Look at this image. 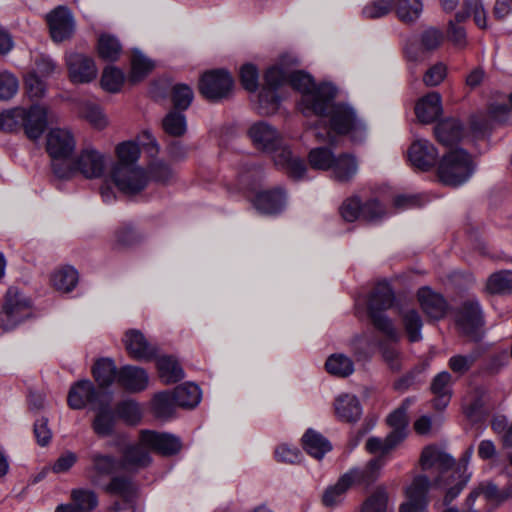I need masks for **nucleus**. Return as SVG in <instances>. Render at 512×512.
Masks as SVG:
<instances>
[{
  "label": "nucleus",
  "mask_w": 512,
  "mask_h": 512,
  "mask_svg": "<svg viewBox=\"0 0 512 512\" xmlns=\"http://www.w3.org/2000/svg\"><path fill=\"white\" fill-rule=\"evenodd\" d=\"M336 93L333 85H325L318 92L304 97L305 116L319 117L307 133L323 142H333V133L349 135L352 141L361 142L367 135L365 123L349 104L335 102Z\"/></svg>",
  "instance_id": "obj_1"
},
{
  "label": "nucleus",
  "mask_w": 512,
  "mask_h": 512,
  "mask_svg": "<svg viewBox=\"0 0 512 512\" xmlns=\"http://www.w3.org/2000/svg\"><path fill=\"white\" fill-rule=\"evenodd\" d=\"M473 452V446L468 447L462 454L456 469L446 477V474L455 466L454 458L436 446L431 445L423 449L420 457L422 470L428 471L436 468L439 474L434 479L433 486L447 488L443 505H449L470 481L472 472L469 471L468 466Z\"/></svg>",
  "instance_id": "obj_2"
},
{
  "label": "nucleus",
  "mask_w": 512,
  "mask_h": 512,
  "mask_svg": "<svg viewBox=\"0 0 512 512\" xmlns=\"http://www.w3.org/2000/svg\"><path fill=\"white\" fill-rule=\"evenodd\" d=\"M265 83L258 96V112L263 115L275 113L280 105L281 96L278 91L286 84L290 85L301 93L299 109L305 115L306 104L304 97L308 94L318 92L323 86L330 85L322 83L315 85L311 76L303 71H290L282 62L270 67L264 77Z\"/></svg>",
  "instance_id": "obj_3"
},
{
  "label": "nucleus",
  "mask_w": 512,
  "mask_h": 512,
  "mask_svg": "<svg viewBox=\"0 0 512 512\" xmlns=\"http://www.w3.org/2000/svg\"><path fill=\"white\" fill-rule=\"evenodd\" d=\"M249 137L254 146L272 154L274 164L285 171L291 178L300 180L307 171L303 159L292 154L290 148L283 143L281 133L266 121L254 123L249 129Z\"/></svg>",
  "instance_id": "obj_4"
},
{
  "label": "nucleus",
  "mask_w": 512,
  "mask_h": 512,
  "mask_svg": "<svg viewBox=\"0 0 512 512\" xmlns=\"http://www.w3.org/2000/svg\"><path fill=\"white\" fill-rule=\"evenodd\" d=\"M383 467L384 463L381 459H371L363 468H350L339 477L335 484L328 486L324 490L321 498L322 504L327 508L340 506L352 486H370L379 478Z\"/></svg>",
  "instance_id": "obj_5"
},
{
  "label": "nucleus",
  "mask_w": 512,
  "mask_h": 512,
  "mask_svg": "<svg viewBox=\"0 0 512 512\" xmlns=\"http://www.w3.org/2000/svg\"><path fill=\"white\" fill-rule=\"evenodd\" d=\"M76 140L66 128H53L46 136V151L51 158V169L56 178L67 175L68 163L75 155Z\"/></svg>",
  "instance_id": "obj_6"
},
{
  "label": "nucleus",
  "mask_w": 512,
  "mask_h": 512,
  "mask_svg": "<svg viewBox=\"0 0 512 512\" xmlns=\"http://www.w3.org/2000/svg\"><path fill=\"white\" fill-rule=\"evenodd\" d=\"M394 303V293L387 283H379L372 291L368 310L374 326L392 341H397L399 332L392 321L381 311L389 309Z\"/></svg>",
  "instance_id": "obj_7"
},
{
  "label": "nucleus",
  "mask_w": 512,
  "mask_h": 512,
  "mask_svg": "<svg viewBox=\"0 0 512 512\" xmlns=\"http://www.w3.org/2000/svg\"><path fill=\"white\" fill-rule=\"evenodd\" d=\"M474 172L470 155L463 149H455L444 155L438 167L440 181L457 187L467 182Z\"/></svg>",
  "instance_id": "obj_8"
},
{
  "label": "nucleus",
  "mask_w": 512,
  "mask_h": 512,
  "mask_svg": "<svg viewBox=\"0 0 512 512\" xmlns=\"http://www.w3.org/2000/svg\"><path fill=\"white\" fill-rule=\"evenodd\" d=\"M106 168V156L92 147H87L74 155L67 165L69 172L59 179L69 180L78 174L85 179H97L104 175Z\"/></svg>",
  "instance_id": "obj_9"
},
{
  "label": "nucleus",
  "mask_w": 512,
  "mask_h": 512,
  "mask_svg": "<svg viewBox=\"0 0 512 512\" xmlns=\"http://www.w3.org/2000/svg\"><path fill=\"white\" fill-rule=\"evenodd\" d=\"M112 398L110 391L96 389L90 380H80L71 386L67 400L70 408L80 410L87 405L92 409L98 405H107Z\"/></svg>",
  "instance_id": "obj_10"
},
{
  "label": "nucleus",
  "mask_w": 512,
  "mask_h": 512,
  "mask_svg": "<svg viewBox=\"0 0 512 512\" xmlns=\"http://www.w3.org/2000/svg\"><path fill=\"white\" fill-rule=\"evenodd\" d=\"M112 179L118 190L128 196L139 194L149 183L147 171L139 165L114 166Z\"/></svg>",
  "instance_id": "obj_11"
},
{
  "label": "nucleus",
  "mask_w": 512,
  "mask_h": 512,
  "mask_svg": "<svg viewBox=\"0 0 512 512\" xmlns=\"http://www.w3.org/2000/svg\"><path fill=\"white\" fill-rule=\"evenodd\" d=\"M341 216L345 221L353 222L359 218L367 222H378L388 213L377 199H370L361 203L358 197H351L343 202L340 208Z\"/></svg>",
  "instance_id": "obj_12"
},
{
  "label": "nucleus",
  "mask_w": 512,
  "mask_h": 512,
  "mask_svg": "<svg viewBox=\"0 0 512 512\" xmlns=\"http://www.w3.org/2000/svg\"><path fill=\"white\" fill-rule=\"evenodd\" d=\"M30 302L15 287L7 290L0 325L4 330L13 329L29 316Z\"/></svg>",
  "instance_id": "obj_13"
},
{
  "label": "nucleus",
  "mask_w": 512,
  "mask_h": 512,
  "mask_svg": "<svg viewBox=\"0 0 512 512\" xmlns=\"http://www.w3.org/2000/svg\"><path fill=\"white\" fill-rule=\"evenodd\" d=\"M433 485L426 475H417L405 489L407 500L400 505L399 512H424L429 504L428 492Z\"/></svg>",
  "instance_id": "obj_14"
},
{
  "label": "nucleus",
  "mask_w": 512,
  "mask_h": 512,
  "mask_svg": "<svg viewBox=\"0 0 512 512\" xmlns=\"http://www.w3.org/2000/svg\"><path fill=\"white\" fill-rule=\"evenodd\" d=\"M233 87V79L225 70H213L202 75L199 83L201 94L209 100L226 97Z\"/></svg>",
  "instance_id": "obj_15"
},
{
  "label": "nucleus",
  "mask_w": 512,
  "mask_h": 512,
  "mask_svg": "<svg viewBox=\"0 0 512 512\" xmlns=\"http://www.w3.org/2000/svg\"><path fill=\"white\" fill-rule=\"evenodd\" d=\"M107 493L118 496L125 501L124 505L116 503L110 512H135L132 502L136 497L137 488L131 478L127 476H114L109 482L100 486Z\"/></svg>",
  "instance_id": "obj_16"
},
{
  "label": "nucleus",
  "mask_w": 512,
  "mask_h": 512,
  "mask_svg": "<svg viewBox=\"0 0 512 512\" xmlns=\"http://www.w3.org/2000/svg\"><path fill=\"white\" fill-rule=\"evenodd\" d=\"M89 461L90 464L85 468V475L96 487L103 486L105 479L112 475L118 467L116 457L99 451L92 452L89 455Z\"/></svg>",
  "instance_id": "obj_17"
},
{
  "label": "nucleus",
  "mask_w": 512,
  "mask_h": 512,
  "mask_svg": "<svg viewBox=\"0 0 512 512\" xmlns=\"http://www.w3.org/2000/svg\"><path fill=\"white\" fill-rule=\"evenodd\" d=\"M53 41L62 42L69 39L75 30L71 11L65 6H58L46 16Z\"/></svg>",
  "instance_id": "obj_18"
},
{
  "label": "nucleus",
  "mask_w": 512,
  "mask_h": 512,
  "mask_svg": "<svg viewBox=\"0 0 512 512\" xmlns=\"http://www.w3.org/2000/svg\"><path fill=\"white\" fill-rule=\"evenodd\" d=\"M70 80L73 83H88L97 77L94 60L81 53H71L66 57Z\"/></svg>",
  "instance_id": "obj_19"
},
{
  "label": "nucleus",
  "mask_w": 512,
  "mask_h": 512,
  "mask_svg": "<svg viewBox=\"0 0 512 512\" xmlns=\"http://www.w3.org/2000/svg\"><path fill=\"white\" fill-rule=\"evenodd\" d=\"M438 151L428 140H416L408 149V159L411 165L421 171H428L438 160Z\"/></svg>",
  "instance_id": "obj_20"
},
{
  "label": "nucleus",
  "mask_w": 512,
  "mask_h": 512,
  "mask_svg": "<svg viewBox=\"0 0 512 512\" xmlns=\"http://www.w3.org/2000/svg\"><path fill=\"white\" fill-rule=\"evenodd\" d=\"M141 443L145 444L150 451H155L162 455H173L181 449V441L178 437L150 430L141 431Z\"/></svg>",
  "instance_id": "obj_21"
},
{
  "label": "nucleus",
  "mask_w": 512,
  "mask_h": 512,
  "mask_svg": "<svg viewBox=\"0 0 512 512\" xmlns=\"http://www.w3.org/2000/svg\"><path fill=\"white\" fill-rule=\"evenodd\" d=\"M123 341L128 354L136 360H151L157 354L156 347L139 330H128Z\"/></svg>",
  "instance_id": "obj_22"
},
{
  "label": "nucleus",
  "mask_w": 512,
  "mask_h": 512,
  "mask_svg": "<svg viewBox=\"0 0 512 512\" xmlns=\"http://www.w3.org/2000/svg\"><path fill=\"white\" fill-rule=\"evenodd\" d=\"M423 312L431 319L439 320L446 314L447 302L443 296L429 287H422L417 292Z\"/></svg>",
  "instance_id": "obj_23"
},
{
  "label": "nucleus",
  "mask_w": 512,
  "mask_h": 512,
  "mask_svg": "<svg viewBox=\"0 0 512 512\" xmlns=\"http://www.w3.org/2000/svg\"><path fill=\"white\" fill-rule=\"evenodd\" d=\"M149 376L137 366L126 365L118 371V384L129 392H140L147 388Z\"/></svg>",
  "instance_id": "obj_24"
},
{
  "label": "nucleus",
  "mask_w": 512,
  "mask_h": 512,
  "mask_svg": "<svg viewBox=\"0 0 512 512\" xmlns=\"http://www.w3.org/2000/svg\"><path fill=\"white\" fill-rule=\"evenodd\" d=\"M442 99L438 92H430L420 98L415 106V114L421 123L436 121L442 114Z\"/></svg>",
  "instance_id": "obj_25"
},
{
  "label": "nucleus",
  "mask_w": 512,
  "mask_h": 512,
  "mask_svg": "<svg viewBox=\"0 0 512 512\" xmlns=\"http://www.w3.org/2000/svg\"><path fill=\"white\" fill-rule=\"evenodd\" d=\"M457 324L466 335L473 336L476 333L482 324V313L476 300H468L463 303L457 317Z\"/></svg>",
  "instance_id": "obj_26"
},
{
  "label": "nucleus",
  "mask_w": 512,
  "mask_h": 512,
  "mask_svg": "<svg viewBox=\"0 0 512 512\" xmlns=\"http://www.w3.org/2000/svg\"><path fill=\"white\" fill-rule=\"evenodd\" d=\"M453 379L448 371L438 373L431 382L430 390L434 395L433 406L437 410L445 409L452 397Z\"/></svg>",
  "instance_id": "obj_27"
},
{
  "label": "nucleus",
  "mask_w": 512,
  "mask_h": 512,
  "mask_svg": "<svg viewBox=\"0 0 512 512\" xmlns=\"http://www.w3.org/2000/svg\"><path fill=\"white\" fill-rule=\"evenodd\" d=\"M23 128L28 138L36 140L44 132L47 126V109L41 105H32L25 109Z\"/></svg>",
  "instance_id": "obj_28"
},
{
  "label": "nucleus",
  "mask_w": 512,
  "mask_h": 512,
  "mask_svg": "<svg viewBox=\"0 0 512 512\" xmlns=\"http://www.w3.org/2000/svg\"><path fill=\"white\" fill-rule=\"evenodd\" d=\"M483 495L485 500L495 507H499L503 505L504 502V493L503 487L500 488L495 482L491 480H485L480 482L468 495L466 498V503L469 506H473L476 499Z\"/></svg>",
  "instance_id": "obj_29"
},
{
  "label": "nucleus",
  "mask_w": 512,
  "mask_h": 512,
  "mask_svg": "<svg viewBox=\"0 0 512 512\" xmlns=\"http://www.w3.org/2000/svg\"><path fill=\"white\" fill-rule=\"evenodd\" d=\"M286 204V197L281 189L263 191L254 199L255 208L263 214H276L282 211Z\"/></svg>",
  "instance_id": "obj_30"
},
{
  "label": "nucleus",
  "mask_w": 512,
  "mask_h": 512,
  "mask_svg": "<svg viewBox=\"0 0 512 512\" xmlns=\"http://www.w3.org/2000/svg\"><path fill=\"white\" fill-rule=\"evenodd\" d=\"M331 177L338 182L350 181L358 172V162L355 156L342 153L335 156L330 168Z\"/></svg>",
  "instance_id": "obj_31"
},
{
  "label": "nucleus",
  "mask_w": 512,
  "mask_h": 512,
  "mask_svg": "<svg viewBox=\"0 0 512 512\" xmlns=\"http://www.w3.org/2000/svg\"><path fill=\"white\" fill-rule=\"evenodd\" d=\"M150 462V449L141 443V437L137 444L129 445L123 451L121 464L124 468L140 469L148 466Z\"/></svg>",
  "instance_id": "obj_32"
},
{
  "label": "nucleus",
  "mask_w": 512,
  "mask_h": 512,
  "mask_svg": "<svg viewBox=\"0 0 512 512\" xmlns=\"http://www.w3.org/2000/svg\"><path fill=\"white\" fill-rule=\"evenodd\" d=\"M336 416L344 422H356L362 409L356 396L350 394L340 395L334 403Z\"/></svg>",
  "instance_id": "obj_33"
},
{
  "label": "nucleus",
  "mask_w": 512,
  "mask_h": 512,
  "mask_svg": "<svg viewBox=\"0 0 512 512\" xmlns=\"http://www.w3.org/2000/svg\"><path fill=\"white\" fill-rule=\"evenodd\" d=\"M303 449L312 457L320 460L332 449L330 442L319 432L308 429L302 436Z\"/></svg>",
  "instance_id": "obj_34"
},
{
  "label": "nucleus",
  "mask_w": 512,
  "mask_h": 512,
  "mask_svg": "<svg viewBox=\"0 0 512 512\" xmlns=\"http://www.w3.org/2000/svg\"><path fill=\"white\" fill-rule=\"evenodd\" d=\"M111 402L107 405H98L94 410L97 411L92 422L94 432L100 437L112 435L116 423V416L111 409Z\"/></svg>",
  "instance_id": "obj_35"
},
{
  "label": "nucleus",
  "mask_w": 512,
  "mask_h": 512,
  "mask_svg": "<svg viewBox=\"0 0 512 512\" xmlns=\"http://www.w3.org/2000/svg\"><path fill=\"white\" fill-rule=\"evenodd\" d=\"M118 371L114 361L110 358H101L93 366L92 373L100 389L108 388L114 381L118 382Z\"/></svg>",
  "instance_id": "obj_36"
},
{
  "label": "nucleus",
  "mask_w": 512,
  "mask_h": 512,
  "mask_svg": "<svg viewBox=\"0 0 512 512\" xmlns=\"http://www.w3.org/2000/svg\"><path fill=\"white\" fill-rule=\"evenodd\" d=\"M435 135L439 142L448 146L458 142L463 136V127L456 119H447L435 127Z\"/></svg>",
  "instance_id": "obj_37"
},
{
  "label": "nucleus",
  "mask_w": 512,
  "mask_h": 512,
  "mask_svg": "<svg viewBox=\"0 0 512 512\" xmlns=\"http://www.w3.org/2000/svg\"><path fill=\"white\" fill-rule=\"evenodd\" d=\"M400 434H388L386 438L370 437L366 441V450L371 454H379L374 459H381L385 464L384 456L390 453L398 444L401 443Z\"/></svg>",
  "instance_id": "obj_38"
},
{
  "label": "nucleus",
  "mask_w": 512,
  "mask_h": 512,
  "mask_svg": "<svg viewBox=\"0 0 512 512\" xmlns=\"http://www.w3.org/2000/svg\"><path fill=\"white\" fill-rule=\"evenodd\" d=\"M470 16L479 28H487V14L481 0H465L464 9L455 15V20L462 23Z\"/></svg>",
  "instance_id": "obj_39"
},
{
  "label": "nucleus",
  "mask_w": 512,
  "mask_h": 512,
  "mask_svg": "<svg viewBox=\"0 0 512 512\" xmlns=\"http://www.w3.org/2000/svg\"><path fill=\"white\" fill-rule=\"evenodd\" d=\"M78 280V272L72 266L60 267L51 275V282L54 288L65 293L72 291L77 285Z\"/></svg>",
  "instance_id": "obj_40"
},
{
  "label": "nucleus",
  "mask_w": 512,
  "mask_h": 512,
  "mask_svg": "<svg viewBox=\"0 0 512 512\" xmlns=\"http://www.w3.org/2000/svg\"><path fill=\"white\" fill-rule=\"evenodd\" d=\"M174 400L178 407L193 408L201 400V391L194 383H185L177 386L174 390Z\"/></svg>",
  "instance_id": "obj_41"
},
{
  "label": "nucleus",
  "mask_w": 512,
  "mask_h": 512,
  "mask_svg": "<svg viewBox=\"0 0 512 512\" xmlns=\"http://www.w3.org/2000/svg\"><path fill=\"white\" fill-rule=\"evenodd\" d=\"M156 364L159 377L166 384L178 382L184 376L181 366L171 356L159 357Z\"/></svg>",
  "instance_id": "obj_42"
},
{
  "label": "nucleus",
  "mask_w": 512,
  "mask_h": 512,
  "mask_svg": "<svg viewBox=\"0 0 512 512\" xmlns=\"http://www.w3.org/2000/svg\"><path fill=\"white\" fill-rule=\"evenodd\" d=\"M325 368L329 374L345 378L354 372V363L345 354L335 353L327 358Z\"/></svg>",
  "instance_id": "obj_43"
},
{
  "label": "nucleus",
  "mask_w": 512,
  "mask_h": 512,
  "mask_svg": "<svg viewBox=\"0 0 512 512\" xmlns=\"http://www.w3.org/2000/svg\"><path fill=\"white\" fill-rule=\"evenodd\" d=\"M412 399H406L403 401L401 406L394 410L387 418V422L389 426L392 428V431L389 434H400L401 442L407 436V426H408V417L407 410L412 404Z\"/></svg>",
  "instance_id": "obj_44"
},
{
  "label": "nucleus",
  "mask_w": 512,
  "mask_h": 512,
  "mask_svg": "<svg viewBox=\"0 0 512 512\" xmlns=\"http://www.w3.org/2000/svg\"><path fill=\"white\" fill-rule=\"evenodd\" d=\"M97 48L99 56L111 62L116 61L122 52L119 40L109 34H103L99 37Z\"/></svg>",
  "instance_id": "obj_45"
},
{
  "label": "nucleus",
  "mask_w": 512,
  "mask_h": 512,
  "mask_svg": "<svg viewBox=\"0 0 512 512\" xmlns=\"http://www.w3.org/2000/svg\"><path fill=\"white\" fill-rule=\"evenodd\" d=\"M140 147L135 141H124L117 145L118 162L115 166H134L140 157Z\"/></svg>",
  "instance_id": "obj_46"
},
{
  "label": "nucleus",
  "mask_w": 512,
  "mask_h": 512,
  "mask_svg": "<svg viewBox=\"0 0 512 512\" xmlns=\"http://www.w3.org/2000/svg\"><path fill=\"white\" fill-rule=\"evenodd\" d=\"M151 60L146 58L140 51L134 50L131 58V73L129 80L136 83L144 79L153 69Z\"/></svg>",
  "instance_id": "obj_47"
},
{
  "label": "nucleus",
  "mask_w": 512,
  "mask_h": 512,
  "mask_svg": "<svg viewBox=\"0 0 512 512\" xmlns=\"http://www.w3.org/2000/svg\"><path fill=\"white\" fill-rule=\"evenodd\" d=\"M403 326L411 342H417L422 339V319L415 309L403 311L401 314Z\"/></svg>",
  "instance_id": "obj_48"
},
{
  "label": "nucleus",
  "mask_w": 512,
  "mask_h": 512,
  "mask_svg": "<svg viewBox=\"0 0 512 512\" xmlns=\"http://www.w3.org/2000/svg\"><path fill=\"white\" fill-rule=\"evenodd\" d=\"M152 407L155 415L158 418L170 417L175 407H178L174 400V393L172 392H160L153 397Z\"/></svg>",
  "instance_id": "obj_49"
},
{
  "label": "nucleus",
  "mask_w": 512,
  "mask_h": 512,
  "mask_svg": "<svg viewBox=\"0 0 512 512\" xmlns=\"http://www.w3.org/2000/svg\"><path fill=\"white\" fill-rule=\"evenodd\" d=\"M486 288L493 294L512 292V271L505 270L492 274L487 280Z\"/></svg>",
  "instance_id": "obj_50"
},
{
  "label": "nucleus",
  "mask_w": 512,
  "mask_h": 512,
  "mask_svg": "<svg viewBox=\"0 0 512 512\" xmlns=\"http://www.w3.org/2000/svg\"><path fill=\"white\" fill-rule=\"evenodd\" d=\"M164 131L173 137H180L187 130V122L184 114L178 111H170L163 119Z\"/></svg>",
  "instance_id": "obj_51"
},
{
  "label": "nucleus",
  "mask_w": 512,
  "mask_h": 512,
  "mask_svg": "<svg viewBox=\"0 0 512 512\" xmlns=\"http://www.w3.org/2000/svg\"><path fill=\"white\" fill-rule=\"evenodd\" d=\"M423 10L421 0H398L396 4V13L403 22L410 23L417 20Z\"/></svg>",
  "instance_id": "obj_52"
},
{
  "label": "nucleus",
  "mask_w": 512,
  "mask_h": 512,
  "mask_svg": "<svg viewBox=\"0 0 512 512\" xmlns=\"http://www.w3.org/2000/svg\"><path fill=\"white\" fill-rule=\"evenodd\" d=\"M335 154L327 147H317L310 150L308 154L309 164L313 169L330 170Z\"/></svg>",
  "instance_id": "obj_53"
},
{
  "label": "nucleus",
  "mask_w": 512,
  "mask_h": 512,
  "mask_svg": "<svg viewBox=\"0 0 512 512\" xmlns=\"http://www.w3.org/2000/svg\"><path fill=\"white\" fill-rule=\"evenodd\" d=\"M149 181L153 180L161 184H169L175 178L173 169L163 160H155L148 165Z\"/></svg>",
  "instance_id": "obj_54"
},
{
  "label": "nucleus",
  "mask_w": 512,
  "mask_h": 512,
  "mask_svg": "<svg viewBox=\"0 0 512 512\" xmlns=\"http://www.w3.org/2000/svg\"><path fill=\"white\" fill-rule=\"evenodd\" d=\"M25 108L16 107L0 114V127L3 131L13 132L23 127Z\"/></svg>",
  "instance_id": "obj_55"
},
{
  "label": "nucleus",
  "mask_w": 512,
  "mask_h": 512,
  "mask_svg": "<svg viewBox=\"0 0 512 512\" xmlns=\"http://www.w3.org/2000/svg\"><path fill=\"white\" fill-rule=\"evenodd\" d=\"M375 340L372 336L364 333L355 336L350 342V348L357 360H367L372 355V348Z\"/></svg>",
  "instance_id": "obj_56"
},
{
  "label": "nucleus",
  "mask_w": 512,
  "mask_h": 512,
  "mask_svg": "<svg viewBox=\"0 0 512 512\" xmlns=\"http://www.w3.org/2000/svg\"><path fill=\"white\" fill-rule=\"evenodd\" d=\"M73 505L79 512H88L98 504L96 494L89 489H74L71 492Z\"/></svg>",
  "instance_id": "obj_57"
},
{
  "label": "nucleus",
  "mask_w": 512,
  "mask_h": 512,
  "mask_svg": "<svg viewBox=\"0 0 512 512\" xmlns=\"http://www.w3.org/2000/svg\"><path fill=\"white\" fill-rule=\"evenodd\" d=\"M388 494L384 487H378L362 504L361 512H386Z\"/></svg>",
  "instance_id": "obj_58"
},
{
  "label": "nucleus",
  "mask_w": 512,
  "mask_h": 512,
  "mask_svg": "<svg viewBox=\"0 0 512 512\" xmlns=\"http://www.w3.org/2000/svg\"><path fill=\"white\" fill-rule=\"evenodd\" d=\"M81 115L96 129L102 130L108 125V120L102 109L90 102L82 105Z\"/></svg>",
  "instance_id": "obj_59"
},
{
  "label": "nucleus",
  "mask_w": 512,
  "mask_h": 512,
  "mask_svg": "<svg viewBox=\"0 0 512 512\" xmlns=\"http://www.w3.org/2000/svg\"><path fill=\"white\" fill-rule=\"evenodd\" d=\"M481 350L477 349L467 355H455L448 361L449 368L459 375L465 374L480 357Z\"/></svg>",
  "instance_id": "obj_60"
},
{
  "label": "nucleus",
  "mask_w": 512,
  "mask_h": 512,
  "mask_svg": "<svg viewBox=\"0 0 512 512\" xmlns=\"http://www.w3.org/2000/svg\"><path fill=\"white\" fill-rule=\"evenodd\" d=\"M125 80L124 73L115 67H106L101 78L102 87L109 92H118Z\"/></svg>",
  "instance_id": "obj_61"
},
{
  "label": "nucleus",
  "mask_w": 512,
  "mask_h": 512,
  "mask_svg": "<svg viewBox=\"0 0 512 512\" xmlns=\"http://www.w3.org/2000/svg\"><path fill=\"white\" fill-rule=\"evenodd\" d=\"M19 89V81L17 77L9 72H0V100H9L13 98Z\"/></svg>",
  "instance_id": "obj_62"
},
{
  "label": "nucleus",
  "mask_w": 512,
  "mask_h": 512,
  "mask_svg": "<svg viewBox=\"0 0 512 512\" xmlns=\"http://www.w3.org/2000/svg\"><path fill=\"white\" fill-rule=\"evenodd\" d=\"M172 102L175 108L186 110L194 98L192 89L186 84H176L172 89Z\"/></svg>",
  "instance_id": "obj_63"
},
{
  "label": "nucleus",
  "mask_w": 512,
  "mask_h": 512,
  "mask_svg": "<svg viewBox=\"0 0 512 512\" xmlns=\"http://www.w3.org/2000/svg\"><path fill=\"white\" fill-rule=\"evenodd\" d=\"M118 416L130 424H136L141 418L139 404L133 400H125L116 407Z\"/></svg>",
  "instance_id": "obj_64"
}]
</instances>
